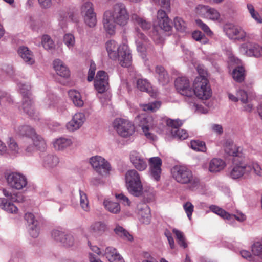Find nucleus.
I'll use <instances>...</instances> for the list:
<instances>
[{
    "label": "nucleus",
    "instance_id": "nucleus-35",
    "mask_svg": "<svg viewBox=\"0 0 262 262\" xmlns=\"http://www.w3.org/2000/svg\"><path fill=\"white\" fill-rule=\"evenodd\" d=\"M18 89L20 93L22 94L24 99L27 98L29 99L31 97V86L29 83L23 82L21 81L17 82Z\"/></svg>",
    "mask_w": 262,
    "mask_h": 262
},
{
    "label": "nucleus",
    "instance_id": "nucleus-46",
    "mask_svg": "<svg viewBox=\"0 0 262 262\" xmlns=\"http://www.w3.org/2000/svg\"><path fill=\"white\" fill-rule=\"evenodd\" d=\"M195 98L193 97L190 100L187 101L192 106L193 109L198 113L206 114L208 112L207 108L204 107L203 105L199 104L195 102Z\"/></svg>",
    "mask_w": 262,
    "mask_h": 262
},
{
    "label": "nucleus",
    "instance_id": "nucleus-12",
    "mask_svg": "<svg viewBox=\"0 0 262 262\" xmlns=\"http://www.w3.org/2000/svg\"><path fill=\"white\" fill-rule=\"evenodd\" d=\"M8 186L16 190H21L27 185V179L25 176L17 172H9L5 174Z\"/></svg>",
    "mask_w": 262,
    "mask_h": 262
},
{
    "label": "nucleus",
    "instance_id": "nucleus-45",
    "mask_svg": "<svg viewBox=\"0 0 262 262\" xmlns=\"http://www.w3.org/2000/svg\"><path fill=\"white\" fill-rule=\"evenodd\" d=\"M251 251L254 257L262 259V241L255 242L251 246Z\"/></svg>",
    "mask_w": 262,
    "mask_h": 262
},
{
    "label": "nucleus",
    "instance_id": "nucleus-26",
    "mask_svg": "<svg viewBox=\"0 0 262 262\" xmlns=\"http://www.w3.org/2000/svg\"><path fill=\"white\" fill-rule=\"evenodd\" d=\"M53 67L57 74L60 76L64 78H68L70 76V71L61 60L59 59L55 60Z\"/></svg>",
    "mask_w": 262,
    "mask_h": 262
},
{
    "label": "nucleus",
    "instance_id": "nucleus-37",
    "mask_svg": "<svg viewBox=\"0 0 262 262\" xmlns=\"http://www.w3.org/2000/svg\"><path fill=\"white\" fill-rule=\"evenodd\" d=\"M131 18L135 24L139 25L144 30H148L151 27L150 22L147 21L143 18L139 17L137 14H133Z\"/></svg>",
    "mask_w": 262,
    "mask_h": 262
},
{
    "label": "nucleus",
    "instance_id": "nucleus-25",
    "mask_svg": "<svg viewBox=\"0 0 262 262\" xmlns=\"http://www.w3.org/2000/svg\"><path fill=\"white\" fill-rule=\"evenodd\" d=\"M104 256L110 262H125L122 256L112 247H108L105 249Z\"/></svg>",
    "mask_w": 262,
    "mask_h": 262
},
{
    "label": "nucleus",
    "instance_id": "nucleus-18",
    "mask_svg": "<svg viewBox=\"0 0 262 262\" xmlns=\"http://www.w3.org/2000/svg\"><path fill=\"white\" fill-rule=\"evenodd\" d=\"M85 120V115L83 113H76L73 116L72 119L67 123L66 128L72 132L77 130L81 127Z\"/></svg>",
    "mask_w": 262,
    "mask_h": 262
},
{
    "label": "nucleus",
    "instance_id": "nucleus-54",
    "mask_svg": "<svg viewBox=\"0 0 262 262\" xmlns=\"http://www.w3.org/2000/svg\"><path fill=\"white\" fill-rule=\"evenodd\" d=\"M247 166L250 168L249 176L251 173H254L257 176L262 177V168L257 163L252 162L248 163L247 164Z\"/></svg>",
    "mask_w": 262,
    "mask_h": 262
},
{
    "label": "nucleus",
    "instance_id": "nucleus-50",
    "mask_svg": "<svg viewBox=\"0 0 262 262\" xmlns=\"http://www.w3.org/2000/svg\"><path fill=\"white\" fill-rule=\"evenodd\" d=\"M84 23L90 28L94 27L97 24L96 13H93L82 16Z\"/></svg>",
    "mask_w": 262,
    "mask_h": 262
},
{
    "label": "nucleus",
    "instance_id": "nucleus-3",
    "mask_svg": "<svg viewBox=\"0 0 262 262\" xmlns=\"http://www.w3.org/2000/svg\"><path fill=\"white\" fill-rule=\"evenodd\" d=\"M105 47L108 56L112 60L118 59L120 64L123 67H128L132 63V56L128 46L122 44L118 46L114 40L106 42Z\"/></svg>",
    "mask_w": 262,
    "mask_h": 262
},
{
    "label": "nucleus",
    "instance_id": "nucleus-51",
    "mask_svg": "<svg viewBox=\"0 0 262 262\" xmlns=\"http://www.w3.org/2000/svg\"><path fill=\"white\" fill-rule=\"evenodd\" d=\"M81 13L82 16L95 13L93 3L89 1L84 2L81 7Z\"/></svg>",
    "mask_w": 262,
    "mask_h": 262
},
{
    "label": "nucleus",
    "instance_id": "nucleus-62",
    "mask_svg": "<svg viewBox=\"0 0 262 262\" xmlns=\"http://www.w3.org/2000/svg\"><path fill=\"white\" fill-rule=\"evenodd\" d=\"M183 208L189 220H191L192 212L194 210V206L190 202H187L183 204Z\"/></svg>",
    "mask_w": 262,
    "mask_h": 262
},
{
    "label": "nucleus",
    "instance_id": "nucleus-36",
    "mask_svg": "<svg viewBox=\"0 0 262 262\" xmlns=\"http://www.w3.org/2000/svg\"><path fill=\"white\" fill-rule=\"evenodd\" d=\"M232 75L234 80L238 82H242L244 80L245 77L244 68L242 66H237L233 69Z\"/></svg>",
    "mask_w": 262,
    "mask_h": 262
},
{
    "label": "nucleus",
    "instance_id": "nucleus-14",
    "mask_svg": "<svg viewBox=\"0 0 262 262\" xmlns=\"http://www.w3.org/2000/svg\"><path fill=\"white\" fill-rule=\"evenodd\" d=\"M226 35L230 39L244 41L251 40L254 36L253 34L247 33L241 28L232 27L225 30Z\"/></svg>",
    "mask_w": 262,
    "mask_h": 262
},
{
    "label": "nucleus",
    "instance_id": "nucleus-27",
    "mask_svg": "<svg viewBox=\"0 0 262 262\" xmlns=\"http://www.w3.org/2000/svg\"><path fill=\"white\" fill-rule=\"evenodd\" d=\"M137 85L139 90L149 93L151 97L157 96V91L152 89L147 80L145 79H138L137 81Z\"/></svg>",
    "mask_w": 262,
    "mask_h": 262
},
{
    "label": "nucleus",
    "instance_id": "nucleus-10",
    "mask_svg": "<svg viewBox=\"0 0 262 262\" xmlns=\"http://www.w3.org/2000/svg\"><path fill=\"white\" fill-rule=\"evenodd\" d=\"M89 162L96 172L101 177L109 176L111 166L104 158L100 156H93L90 158Z\"/></svg>",
    "mask_w": 262,
    "mask_h": 262
},
{
    "label": "nucleus",
    "instance_id": "nucleus-56",
    "mask_svg": "<svg viewBox=\"0 0 262 262\" xmlns=\"http://www.w3.org/2000/svg\"><path fill=\"white\" fill-rule=\"evenodd\" d=\"M66 232L62 230L55 229H53L51 233L52 238L55 241L61 243L65 236Z\"/></svg>",
    "mask_w": 262,
    "mask_h": 262
},
{
    "label": "nucleus",
    "instance_id": "nucleus-38",
    "mask_svg": "<svg viewBox=\"0 0 262 262\" xmlns=\"http://www.w3.org/2000/svg\"><path fill=\"white\" fill-rule=\"evenodd\" d=\"M106 226L101 222H96L92 224L90 228V231L97 235H101L105 230Z\"/></svg>",
    "mask_w": 262,
    "mask_h": 262
},
{
    "label": "nucleus",
    "instance_id": "nucleus-22",
    "mask_svg": "<svg viewBox=\"0 0 262 262\" xmlns=\"http://www.w3.org/2000/svg\"><path fill=\"white\" fill-rule=\"evenodd\" d=\"M41 164L43 167L50 169L56 167L59 163V158L55 155L42 153L40 155Z\"/></svg>",
    "mask_w": 262,
    "mask_h": 262
},
{
    "label": "nucleus",
    "instance_id": "nucleus-63",
    "mask_svg": "<svg viewBox=\"0 0 262 262\" xmlns=\"http://www.w3.org/2000/svg\"><path fill=\"white\" fill-rule=\"evenodd\" d=\"M192 37L194 40L200 41L204 44L207 42L205 35L200 31H194L192 34Z\"/></svg>",
    "mask_w": 262,
    "mask_h": 262
},
{
    "label": "nucleus",
    "instance_id": "nucleus-24",
    "mask_svg": "<svg viewBox=\"0 0 262 262\" xmlns=\"http://www.w3.org/2000/svg\"><path fill=\"white\" fill-rule=\"evenodd\" d=\"M18 54L26 64L32 65L35 63V58L32 52L28 48L22 46L19 48Z\"/></svg>",
    "mask_w": 262,
    "mask_h": 262
},
{
    "label": "nucleus",
    "instance_id": "nucleus-21",
    "mask_svg": "<svg viewBox=\"0 0 262 262\" xmlns=\"http://www.w3.org/2000/svg\"><path fill=\"white\" fill-rule=\"evenodd\" d=\"M138 217L143 224L148 225L151 221V213L149 207L146 204L141 203L137 205Z\"/></svg>",
    "mask_w": 262,
    "mask_h": 262
},
{
    "label": "nucleus",
    "instance_id": "nucleus-7",
    "mask_svg": "<svg viewBox=\"0 0 262 262\" xmlns=\"http://www.w3.org/2000/svg\"><path fill=\"white\" fill-rule=\"evenodd\" d=\"M126 188L134 196H139L143 193V185L140 174L135 169L128 170L125 174Z\"/></svg>",
    "mask_w": 262,
    "mask_h": 262
},
{
    "label": "nucleus",
    "instance_id": "nucleus-5",
    "mask_svg": "<svg viewBox=\"0 0 262 262\" xmlns=\"http://www.w3.org/2000/svg\"><path fill=\"white\" fill-rule=\"evenodd\" d=\"M157 25L160 30H157L156 28L154 27L150 36L156 43H161L164 41L163 31L168 32L172 29L169 18L166 12L161 9L157 13Z\"/></svg>",
    "mask_w": 262,
    "mask_h": 262
},
{
    "label": "nucleus",
    "instance_id": "nucleus-17",
    "mask_svg": "<svg viewBox=\"0 0 262 262\" xmlns=\"http://www.w3.org/2000/svg\"><path fill=\"white\" fill-rule=\"evenodd\" d=\"M108 77L105 72L99 71L97 72L94 80V86L98 93H103L108 89Z\"/></svg>",
    "mask_w": 262,
    "mask_h": 262
},
{
    "label": "nucleus",
    "instance_id": "nucleus-42",
    "mask_svg": "<svg viewBox=\"0 0 262 262\" xmlns=\"http://www.w3.org/2000/svg\"><path fill=\"white\" fill-rule=\"evenodd\" d=\"M210 210L213 213L217 214L224 219H229L233 217L229 213L217 206L212 205L209 207Z\"/></svg>",
    "mask_w": 262,
    "mask_h": 262
},
{
    "label": "nucleus",
    "instance_id": "nucleus-52",
    "mask_svg": "<svg viewBox=\"0 0 262 262\" xmlns=\"http://www.w3.org/2000/svg\"><path fill=\"white\" fill-rule=\"evenodd\" d=\"M247 8L250 14L251 17L256 21L257 23L262 24V17L258 12L255 10L254 6L251 4L247 5Z\"/></svg>",
    "mask_w": 262,
    "mask_h": 262
},
{
    "label": "nucleus",
    "instance_id": "nucleus-13",
    "mask_svg": "<svg viewBox=\"0 0 262 262\" xmlns=\"http://www.w3.org/2000/svg\"><path fill=\"white\" fill-rule=\"evenodd\" d=\"M196 13L207 19L214 22H221L222 20L220 12L209 6L199 5L196 7Z\"/></svg>",
    "mask_w": 262,
    "mask_h": 262
},
{
    "label": "nucleus",
    "instance_id": "nucleus-9",
    "mask_svg": "<svg viewBox=\"0 0 262 262\" xmlns=\"http://www.w3.org/2000/svg\"><path fill=\"white\" fill-rule=\"evenodd\" d=\"M112 124L114 129L122 138H131L135 134V125L128 120L120 118H116Z\"/></svg>",
    "mask_w": 262,
    "mask_h": 262
},
{
    "label": "nucleus",
    "instance_id": "nucleus-48",
    "mask_svg": "<svg viewBox=\"0 0 262 262\" xmlns=\"http://www.w3.org/2000/svg\"><path fill=\"white\" fill-rule=\"evenodd\" d=\"M63 42L70 50L72 52H74L75 39L73 34L70 33L65 34L63 37Z\"/></svg>",
    "mask_w": 262,
    "mask_h": 262
},
{
    "label": "nucleus",
    "instance_id": "nucleus-28",
    "mask_svg": "<svg viewBox=\"0 0 262 262\" xmlns=\"http://www.w3.org/2000/svg\"><path fill=\"white\" fill-rule=\"evenodd\" d=\"M52 143L53 147L56 150H63L71 146L73 144V141L70 138L60 137L55 139Z\"/></svg>",
    "mask_w": 262,
    "mask_h": 262
},
{
    "label": "nucleus",
    "instance_id": "nucleus-23",
    "mask_svg": "<svg viewBox=\"0 0 262 262\" xmlns=\"http://www.w3.org/2000/svg\"><path fill=\"white\" fill-rule=\"evenodd\" d=\"M135 42L138 52L140 53L141 56L143 58H144V52L146 50L148 40L142 33L138 31V30H136Z\"/></svg>",
    "mask_w": 262,
    "mask_h": 262
},
{
    "label": "nucleus",
    "instance_id": "nucleus-19",
    "mask_svg": "<svg viewBox=\"0 0 262 262\" xmlns=\"http://www.w3.org/2000/svg\"><path fill=\"white\" fill-rule=\"evenodd\" d=\"M149 172L150 177L156 181L160 180L161 174V166L162 162L158 157L149 158Z\"/></svg>",
    "mask_w": 262,
    "mask_h": 262
},
{
    "label": "nucleus",
    "instance_id": "nucleus-57",
    "mask_svg": "<svg viewBox=\"0 0 262 262\" xmlns=\"http://www.w3.org/2000/svg\"><path fill=\"white\" fill-rule=\"evenodd\" d=\"M116 199L118 200L123 206H130L131 205V201L123 193H116L115 194Z\"/></svg>",
    "mask_w": 262,
    "mask_h": 262
},
{
    "label": "nucleus",
    "instance_id": "nucleus-6",
    "mask_svg": "<svg viewBox=\"0 0 262 262\" xmlns=\"http://www.w3.org/2000/svg\"><path fill=\"white\" fill-rule=\"evenodd\" d=\"M199 76L196 77L193 83V96L195 95L201 99H208L212 95V91L209 84L208 79L204 76L205 71L203 70L201 72L200 69L198 68Z\"/></svg>",
    "mask_w": 262,
    "mask_h": 262
},
{
    "label": "nucleus",
    "instance_id": "nucleus-39",
    "mask_svg": "<svg viewBox=\"0 0 262 262\" xmlns=\"http://www.w3.org/2000/svg\"><path fill=\"white\" fill-rule=\"evenodd\" d=\"M59 102L58 98L54 94L48 95L43 100L45 107L47 108H55Z\"/></svg>",
    "mask_w": 262,
    "mask_h": 262
},
{
    "label": "nucleus",
    "instance_id": "nucleus-43",
    "mask_svg": "<svg viewBox=\"0 0 262 262\" xmlns=\"http://www.w3.org/2000/svg\"><path fill=\"white\" fill-rule=\"evenodd\" d=\"M140 105L144 111L156 112L161 107V102L155 101L147 104H141Z\"/></svg>",
    "mask_w": 262,
    "mask_h": 262
},
{
    "label": "nucleus",
    "instance_id": "nucleus-2",
    "mask_svg": "<svg viewBox=\"0 0 262 262\" xmlns=\"http://www.w3.org/2000/svg\"><path fill=\"white\" fill-rule=\"evenodd\" d=\"M129 14L124 4L118 2L107 9L103 13L102 23L106 33L114 35L116 33L117 25L124 26L129 19Z\"/></svg>",
    "mask_w": 262,
    "mask_h": 262
},
{
    "label": "nucleus",
    "instance_id": "nucleus-47",
    "mask_svg": "<svg viewBox=\"0 0 262 262\" xmlns=\"http://www.w3.org/2000/svg\"><path fill=\"white\" fill-rule=\"evenodd\" d=\"M41 44L47 50H50L54 48L55 45L53 40L48 35H43L41 37Z\"/></svg>",
    "mask_w": 262,
    "mask_h": 262
},
{
    "label": "nucleus",
    "instance_id": "nucleus-49",
    "mask_svg": "<svg viewBox=\"0 0 262 262\" xmlns=\"http://www.w3.org/2000/svg\"><path fill=\"white\" fill-rule=\"evenodd\" d=\"M170 134L173 138L181 140H185L188 137V134L187 131L180 128L178 129H174L171 130Z\"/></svg>",
    "mask_w": 262,
    "mask_h": 262
},
{
    "label": "nucleus",
    "instance_id": "nucleus-11",
    "mask_svg": "<svg viewBox=\"0 0 262 262\" xmlns=\"http://www.w3.org/2000/svg\"><path fill=\"white\" fill-rule=\"evenodd\" d=\"M238 50L240 54L248 57L259 58L262 56V46L250 40L241 44Z\"/></svg>",
    "mask_w": 262,
    "mask_h": 262
},
{
    "label": "nucleus",
    "instance_id": "nucleus-58",
    "mask_svg": "<svg viewBox=\"0 0 262 262\" xmlns=\"http://www.w3.org/2000/svg\"><path fill=\"white\" fill-rule=\"evenodd\" d=\"M74 243L75 239L71 233L66 232L61 244L64 247H69L73 246Z\"/></svg>",
    "mask_w": 262,
    "mask_h": 262
},
{
    "label": "nucleus",
    "instance_id": "nucleus-55",
    "mask_svg": "<svg viewBox=\"0 0 262 262\" xmlns=\"http://www.w3.org/2000/svg\"><path fill=\"white\" fill-rule=\"evenodd\" d=\"M190 146L191 148L195 151L202 152L206 151V145L203 141L200 140L191 141Z\"/></svg>",
    "mask_w": 262,
    "mask_h": 262
},
{
    "label": "nucleus",
    "instance_id": "nucleus-8",
    "mask_svg": "<svg viewBox=\"0 0 262 262\" xmlns=\"http://www.w3.org/2000/svg\"><path fill=\"white\" fill-rule=\"evenodd\" d=\"M16 133L22 136L27 137V142L31 141L35 147L38 149H43L46 147V142L43 138L37 135L34 129L28 125H22L15 129Z\"/></svg>",
    "mask_w": 262,
    "mask_h": 262
},
{
    "label": "nucleus",
    "instance_id": "nucleus-34",
    "mask_svg": "<svg viewBox=\"0 0 262 262\" xmlns=\"http://www.w3.org/2000/svg\"><path fill=\"white\" fill-rule=\"evenodd\" d=\"M155 73L157 74L159 81L162 84L164 85L169 81L168 75L162 66H156L155 68Z\"/></svg>",
    "mask_w": 262,
    "mask_h": 262
},
{
    "label": "nucleus",
    "instance_id": "nucleus-31",
    "mask_svg": "<svg viewBox=\"0 0 262 262\" xmlns=\"http://www.w3.org/2000/svg\"><path fill=\"white\" fill-rule=\"evenodd\" d=\"M68 95L74 105L77 107H82L83 105V100L78 91L75 90H71L68 92Z\"/></svg>",
    "mask_w": 262,
    "mask_h": 262
},
{
    "label": "nucleus",
    "instance_id": "nucleus-33",
    "mask_svg": "<svg viewBox=\"0 0 262 262\" xmlns=\"http://www.w3.org/2000/svg\"><path fill=\"white\" fill-rule=\"evenodd\" d=\"M20 110H23L24 113L30 117H32L34 114V110L33 105V102L31 97L29 99L23 98V103Z\"/></svg>",
    "mask_w": 262,
    "mask_h": 262
},
{
    "label": "nucleus",
    "instance_id": "nucleus-60",
    "mask_svg": "<svg viewBox=\"0 0 262 262\" xmlns=\"http://www.w3.org/2000/svg\"><path fill=\"white\" fill-rule=\"evenodd\" d=\"M196 24L207 35L211 36L213 35V32L210 29L209 27L205 23H204L201 19L195 20Z\"/></svg>",
    "mask_w": 262,
    "mask_h": 262
},
{
    "label": "nucleus",
    "instance_id": "nucleus-59",
    "mask_svg": "<svg viewBox=\"0 0 262 262\" xmlns=\"http://www.w3.org/2000/svg\"><path fill=\"white\" fill-rule=\"evenodd\" d=\"M174 25L176 29L180 32H185L186 24L180 17H176L174 19Z\"/></svg>",
    "mask_w": 262,
    "mask_h": 262
},
{
    "label": "nucleus",
    "instance_id": "nucleus-32",
    "mask_svg": "<svg viewBox=\"0 0 262 262\" xmlns=\"http://www.w3.org/2000/svg\"><path fill=\"white\" fill-rule=\"evenodd\" d=\"M0 207L11 213L16 214L18 210L15 205L10 202L8 201L5 198H0Z\"/></svg>",
    "mask_w": 262,
    "mask_h": 262
},
{
    "label": "nucleus",
    "instance_id": "nucleus-40",
    "mask_svg": "<svg viewBox=\"0 0 262 262\" xmlns=\"http://www.w3.org/2000/svg\"><path fill=\"white\" fill-rule=\"evenodd\" d=\"M114 232L116 235L124 240L131 241L133 239V236L121 226H116Z\"/></svg>",
    "mask_w": 262,
    "mask_h": 262
},
{
    "label": "nucleus",
    "instance_id": "nucleus-53",
    "mask_svg": "<svg viewBox=\"0 0 262 262\" xmlns=\"http://www.w3.org/2000/svg\"><path fill=\"white\" fill-rule=\"evenodd\" d=\"M172 232L176 236L179 245L183 248L187 247V244L183 233L177 229H173Z\"/></svg>",
    "mask_w": 262,
    "mask_h": 262
},
{
    "label": "nucleus",
    "instance_id": "nucleus-41",
    "mask_svg": "<svg viewBox=\"0 0 262 262\" xmlns=\"http://www.w3.org/2000/svg\"><path fill=\"white\" fill-rule=\"evenodd\" d=\"M239 148L237 147L233 143L227 142L225 146V151L229 156L238 157L239 155Z\"/></svg>",
    "mask_w": 262,
    "mask_h": 262
},
{
    "label": "nucleus",
    "instance_id": "nucleus-16",
    "mask_svg": "<svg viewBox=\"0 0 262 262\" xmlns=\"http://www.w3.org/2000/svg\"><path fill=\"white\" fill-rule=\"evenodd\" d=\"M129 159L134 167L139 171H144L147 167L146 159L139 152L133 150L130 152Z\"/></svg>",
    "mask_w": 262,
    "mask_h": 262
},
{
    "label": "nucleus",
    "instance_id": "nucleus-29",
    "mask_svg": "<svg viewBox=\"0 0 262 262\" xmlns=\"http://www.w3.org/2000/svg\"><path fill=\"white\" fill-rule=\"evenodd\" d=\"M226 166L225 161L219 158L212 159L209 165V170L211 172H217L223 170Z\"/></svg>",
    "mask_w": 262,
    "mask_h": 262
},
{
    "label": "nucleus",
    "instance_id": "nucleus-61",
    "mask_svg": "<svg viewBox=\"0 0 262 262\" xmlns=\"http://www.w3.org/2000/svg\"><path fill=\"white\" fill-rule=\"evenodd\" d=\"M25 220L27 222L28 226L35 225L39 223L38 221L36 220L33 214L30 212H27L25 214Z\"/></svg>",
    "mask_w": 262,
    "mask_h": 262
},
{
    "label": "nucleus",
    "instance_id": "nucleus-64",
    "mask_svg": "<svg viewBox=\"0 0 262 262\" xmlns=\"http://www.w3.org/2000/svg\"><path fill=\"white\" fill-rule=\"evenodd\" d=\"M29 232L30 235L33 238L38 236L40 233L39 223L29 227Z\"/></svg>",
    "mask_w": 262,
    "mask_h": 262
},
{
    "label": "nucleus",
    "instance_id": "nucleus-20",
    "mask_svg": "<svg viewBox=\"0 0 262 262\" xmlns=\"http://www.w3.org/2000/svg\"><path fill=\"white\" fill-rule=\"evenodd\" d=\"M250 168L247 166V164L240 163L235 164L230 172V177L233 179L241 178H246L249 177Z\"/></svg>",
    "mask_w": 262,
    "mask_h": 262
},
{
    "label": "nucleus",
    "instance_id": "nucleus-15",
    "mask_svg": "<svg viewBox=\"0 0 262 262\" xmlns=\"http://www.w3.org/2000/svg\"><path fill=\"white\" fill-rule=\"evenodd\" d=\"M175 86L182 95L187 97V100H190L193 96V91L190 86L189 80L186 77H180L175 81Z\"/></svg>",
    "mask_w": 262,
    "mask_h": 262
},
{
    "label": "nucleus",
    "instance_id": "nucleus-44",
    "mask_svg": "<svg viewBox=\"0 0 262 262\" xmlns=\"http://www.w3.org/2000/svg\"><path fill=\"white\" fill-rule=\"evenodd\" d=\"M80 205L81 208L86 212L90 211V207L87 194L81 190H79Z\"/></svg>",
    "mask_w": 262,
    "mask_h": 262
},
{
    "label": "nucleus",
    "instance_id": "nucleus-1",
    "mask_svg": "<svg viewBox=\"0 0 262 262\" xmlns=\"http://www.w3.org/2000/svg\"><path fill=\"white\" fill-rule=\"evenodd\" d=\"M135 122L141 127L142 134L147 140L154 141L157 136L153 133L168 134L172 129H178L183 124L179 119L172 120L166 117H157L141 114L135 118Z\"/></svg>",
    "mask_w": 262,
    "mask_h": 262
},
{
    "label": "nucleus",
    "instance_id": "nucleus-4",
    "mask_svg": "<svg viewBox=\"0 0 262 262\" xmlns=\"http://www.w3.org/2000/svg\"><path fill=\"white\" fill-rule=\"evenodd\" d=\"M172 177L181 184H188L193 189L199 184V180L194 176L192 171L184 166L176 165L171 169Z\"/></svg>",
    "mask_w": 262,
    "mask_h": 262
},
{
    "label": "nucleus",
    "instance_id": "nucleus-30",
    "mask_svg": "<svg viewBox=\"0 0 262 262\" xmlns=\"http://www.w3.org/2000/svg\"><path fill=\"white\" fill-rule=\"evenodd\" d=\"M103 205L106 210L113 214H118L121 211V206L119 203L105 199Z\"/></svg>",
    "mask_w": 262,
    "mask_h": 262
}]
</instances>
